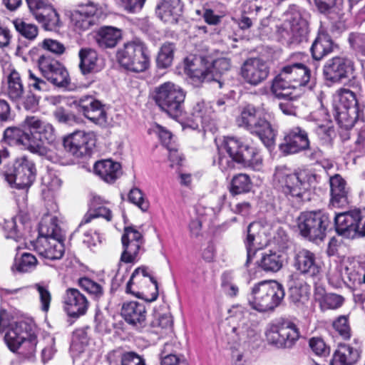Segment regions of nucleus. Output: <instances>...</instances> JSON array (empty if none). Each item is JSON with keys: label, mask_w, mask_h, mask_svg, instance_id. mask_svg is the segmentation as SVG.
<instances>
[{"label": "nucleus", "mask_w": 365, "mask_h": 365, "mask_svg": "<svg viewBox=\"0 0 365 365\" xmlns=\"http://www.w3.org/2000/svg\"><path fill=\"white\" fill-rule=\"evenodd\" d=\"M217 165L222 171L234 166V161L245 167L259 170L262 168V158L254 148L244 144L239 138L227 137L218 147Z\"/></svg>", "instance_id": "obj_1"}, {"label": "nucleus", "mask_w": 365, "mask_h": 365, "mask_svg": "<svg viewBox=\"0 0 365 365\" xmlns=\"http://www.w3.org/2000/svg\"><path fill=\"white\" fill-rule=\"evenodd\" d=\"M34 329L31 319L9 322L6 310H0V331H5L4 341L11 351L21 348L25 354H32L36 346Z\"/></svg>", "instance_id": "obj_2"}, {"label": "nucleus", "mask_w": 365, "mask_h": 365, "mask_svg": "<svg viewBox=\"0 0 365 365\" xmlns=\"http://www.w3.org/2000/svg\"><path fill=\"white\" fill-rule=\"evenodd\" d=\"M273 181L289 200L299 202L315 182L316 176L307 169L292 172L285 166H279L276 168Z\"/></svg>", "instance_id": "obj_3"}, {"label": "nucleus", "mask_w": 365, "mask_h": 365, "mask_svg": "<svg viewBox=\"0 0 365 365\" xmlns=\"http://www.w3.org/2000/svg\"><path fill=\"white\" fill-rule=\"evenodd\" d=\"M309 80L310 71L307 66L299 63L289 64L273 79L271 90L276 96L292 94L289 90L302 93Z\"/></svg>", "instance_id": "obj_4"}, {"label": "nucleus", "mask_w": 365, "mask_h": 365, "mask_svg": "<svg viewBox=\"0 0 365 365\" xmlns=\"http://www.w3.org/2000/svg\"><path fill=\"white\" fill-rule=\"evenodd\" d=\"M284 297L282 284L276 281H262L252 287L248 302L253 309L266 312L277 307Z\"/></svg>", "instance_id": "obj_5"}, {"label": "nucleus", "mask_w": 365, "mask_h": 365, "mask_svg": "<svg viewBox=\"0 0 365 365\" xmlns=\"http://www.w3.org/2000/svg\"><path fill=\"white\" fill-rule=\"evenodd\" d=\"M237 123L252 134L259 137L263 144L272 147L274 144L276 133L269 121L259 115L258 110L252 105H247L241 110L237 118Z\"/></svg>", "instance_id": "obj_6"}, {"label": "nucleus", "mask_w": 365, "mask_h": 365, "mask_svg": "<svg viewBox=\"0 0 365 365\" xmlns=\"http://www.w3.org/2000/svg\"><path fill=\"white\" fill-rule=\"evenodd\" d=\"M153 98L160 110L171 118L177 119L182 115L185 92L180 86L165 82L155 87Z\"/></svg>", "instance_id": "obj_7"}, {"label": "nucleus", "mask_w": 365, "mask_h": 365, "mask_svg": "<svg viewBox=\"0 0 365 365\" xmlns=\"http://www.w3.org/2000/svg\"><path fill=\"white\" fill-rule=\"evenodd\" d=\"M119 64L125 69L140 73L150 66V57L147 47L142 42H129L118 50L116 54Z\"/></svg>", "instance_id": "obj_8"}, {"label": "nucleus", "mask_w": 365, "mask_h": 365, "mask_svg": "<svg viewBox=\"0 0 365 365\" xmlns=\"http://www.w3.org/2000/svg\"><path fill=\"white\" fill-rule=\"evenodd\" d=\"M264 334L267 343L278 349L292 347L300 336L297 326L284 319L269 323L266 327Z\"/></svg>", "instance_id": "obj_9"}, {"label": "nucleus", "mask_w": 365, "mask_h": 365, "mask_svg": "<svg viewBox=\"0 0 365 365\" xmlns=\"http://www.w3.org/2000/svg\"><path fill=\"white\" fill-rule=\"evenodd\" d=\"M249 315L248 312L239 309V322L227 334V342L231 349L246 347L258 339L257 327Z\"/></svg>", "instance_id": "obj_10"}, {"label": "nucleus", "mask_w": 365, "mask_h": 365, "mask_svg": "<svg viewBox=\"0 0 365 365\" xmlns=\"http://www.w3.org/2000/svg\"><path fill=\"white\" fill-rule=\"evenodd\" d=\"M126 292L151 302L157 299L158 285L144 267H138L133 272L126 285Z\"/></svg>", "instance_id": "obj_11"}, {"label": "nucleus", "mask_w": 365, "mask_h": 365, "mask_svg": "<svg viewBox=\"0 0 365 365\" xmlns=\"http://www.w3.org/2000/svg\"><path fill=\"white\" fill-rule=\"evenodd\" d=\"M107 13L108 9L105 4L86 1L70 12V23L73 29L80 33L89 29L94 24L95 18L105 17Z\"/></svg>", "instance_id": "obj_12"}, {"label": "nucleus", "mask_w": 365, "mask_h": 365, "mask_svg": "<svg viewBox=\"0 0 365 365\" xmlns=\"http://www.w3.org/2000/svg\"><path fill=\"white\" fill-rule=\"evenodd\" d=\"M329 224L328 215L321 211L304 212L297 219L300 234L312 241L323 240Z\"/></svg>", "instance_id": "obj_13"}, {"label": "nucleus", "mask_w": 365, "mask_h": 365, "mask_svg": "<svg viewBox=\"0 0 365 365\" xmlns=\"http://www.w3.org/2000/svg\"><path fill=\"white\" fill-rule=\"evenodd\" d=\"M212 59L201 56H189L184 60V71L196 86L214 80Z\"/></svg>", "instance_id": "obj_14"}, {"label": "nucleus", "mask_w": 365, "mask_h": 365, "mask_svg": "<svg viewBox=\"0 0 365 365\" xmlns=\"http://www.w3.org/2000/svg\"><path fill=\"white\" fill-rule=\"evenodd\" d=\"M21 127L28 131L33 148L54 140V129L51 124L36 115L26 116Z\"/></svg>", "instance_id": "obj_15"}, {"label": "nucleus", "mask_w": 365, "mask_h": 365, "mask_svg": "<svg viewBox=\"0 0 365 365\" xmlns=\"http://www.w3.org/2000/svg\"><path fill=\"white\" fill-rule=\"evenodd\" d=\"M95 144L96 136L93 132L76 130L63 138L65 150L76 158L90 154Z\"/></svg>", "instance_id": "obj_16"}, {"label": "nucleus", "mask_w": 365, "mask_h": 365, "mask_svg": "<svg viewBox=\"0 0 365 365\" xmlns=\"http://www.w3.org/2000/svg\"><path fill=\"white\" fill-rule=\"evenodd\" d=\"M307 22L299 12L286 14L283 23L277 26V32L287 41H299L307 34Z\"/></svg>", "instance_id": "obj_17"}, {"label": "nucleus", "mask_w": 365, "mask_h": 365, "mask_svg": "<svg viewBox=\"0 0 365 365\" xmlns=\"http://www.w3.org/2000/svg\"><path fill=\"white\" fill-rule=\"evenodd\" d=\"M269 73V68L266 61L258 58L246 60L240 68V76L245 83L257 86L264 81Z\"/></svg>", "instance_id": "obj_18"}, {"label": "nucleus", "mask_w": 365, "mask_h": 365, "mask_svg": "<svg viewBox=\"0 0 365 365\" xmlns=\"http://www.w3.org/2000/svg\"><path fill=\"white\" fill-rule=\"evenodd\" d=\"M36 176V165L30 158L21 156L15 160L11 178L16 187H29L34 182Z\"/></svg>", "instance_id": "obj_19"}, {"label": "nucleus", "mask_w": 365, "mask_h": 365, "mask_svg": "<svg viewBox=\"0 0 365 365\" xmlns=\"http://www.w3.org/2000/svg\"><path fill=\"white\" fill-rule=\"evenodd\" d=\"M354 66L351 60L340 56L334 57L324 66L323 73L327 81L339 82L348 78L354 72Z\"/></svg>", "instance_id": "obj_20"}, {"label": "nucleus", "mask_w": 365, "mask_h": 365, "mask_svg": "<svg viewBox=\"0 0 365 365\" xmlns=\"http://www.w3.org/2000/svg\"><path fill=\"white\" fill-rule=\"evenodd\" d=\"M309 144L307 131L296 126L286 133L284 142L279 145V148L284 154H295L307 150Z\"/></svg>", "instance_id": "obj_21"}, {"label": "nucleus", "mask_w": 365, "mask_h": 365, "mask_svg": "<svg viewBox=\"0 0 365 365\" xmlns=\"http://www.w3.org/2000/svg\"><path fill=\"white\" fill-rule=\"evenodd\" d=\"M89 307V302L84 294L74 288L66 289L63 297V307L67 314L72 317L84 315Z\"/></svg>", "instance_id": "obj_22"}, {"label": "nucleus", "mask_w": 365, "mask_h": 365, "mask_svg": "<svg viewBox=\"0 0 365 365\" xmlns=\"http://www.w3.org/2000/svg\"><path fill=\"white\" fill-rule=\"evenodd\" d=\"M80 111L91 121L103 124L106 122V112L104 105L91 96H86L76 101Z\"/></svg>", "instance_id": "obj_23"}, {"label": "nucleus", "mask_w": 365, "mask_h": 365, "mask_svg": "<svg viewBox=\"0 0 365 365\" xmlns=\"http://www.w3.org/2000/svg\"><path fill=\"white\" fill-rule=\"evenodd\" d=\"M63 237H38L35 242L36 252L46 259H59L64 253Z\"/></svg>", "instance_id": "obj_24"}, {"label": "nucleus", "mask_w": 365, "mask_h": 365, "mask_svg": "<svg viewBox=\"0 0 365 365\" xmlns=\"http://www.w3.org/2000/svg\"><path fill=\"white\" fill-rule=\"evenodd\" d=\"M259 222L250 223L247 227V236L245 240L247 259L246 264L253 258L255 252L268 245V239L264 236V232L260 230Z\"/></svg>", "instance_id": "obj_25"}, {"label": "nucleus", "mask_w": 365, "mask_h": 365, "mask_svg": "<svg viewBox=\"0 0 365 365\" xmlns=\"http://www.w3.org/2000/svg\"><path fill=\"white\" fill-rule=\"evenodd\" d=\"M359 210H352L336 214L334 217L336 230L345 237H354L357 233Z\"/></svg>", "instance_id": "obj_26"}, {"label": "nucleus", "mask_w": 365, "mask_h": 365, "mask_svg": "<svg viewBox=\"0 0 365 365\" xmlns=\"http://www.w3.org/2000/svg\"><path fill=\"white\" fill-rule=\"evenodd\" d=\"M121 315L128 324L142 327L145 324L147 312L143 303L131 301L123 304Z\"/></svg>", "instance_id": "obj_27"}, {"label": "nucleus", "mask_w": 365, "mask_h": 365, "mask_svg": "<svg viewBox=\"0 0 365 365\" xmlns=\"http://www.w3.org/2000/svg\"><path fill=\"white\" fill-rule=\"evenodd\" d=\"M294 267L302 274L314 276L319 272L315 255L308 250H299L294 257Z\"/></svg>", "instance_id": "obj_28"}, {"label": "nucleus", "mask_w": 365, "mask_h": 365, "mask_svg": "<svg viewBox=\"0 0 365 365\" xmlns=\"http://www.w3.org/2000/svg\"><path fill=\"white\" fill-rule=\"evenodd\" d=\"M360 358V350L357 346L340 344L335 351L331 365H353Z\"/></svg>", "instance_id": "obj_29"}, {"label": "nucleus", "mask_w": 365, "mask_h": 365, "mask_svg": "<svg viewBox=\"0 0 365 365\" xmlns=\"http://www.w3.org/2000/svg\"><path fill=\"white\" fill-rule=\"evenodd\" d=\"M330 205L334 207H343L347 204L348 190L345 180L339 175H335L330 178Z\"/></svg>", "instance_id": "obj_30"}, {"label": "nucleus", "mask_w": 365, "mask_h": 365, "mask_svg": "<svg viewBox=\"0 0 365 365\" xmlns=\"http://www.w3.org/2000/svg\"><path fill=\"white\" fill-rule=\"evenodd\" d=\"M79 68L83 75L96 73L102 69V65L96 51L91 48H82L78 53Z\"/></svg>", "instance_id": "obj_31"}, {"label": "nucleus", "mask_w": 365, "mask_h": 365, "mask_svg": "<svg viewBox=\"0 0 365 365\" xmlns=\"http://www.w3.org/2000/svg\"><path fill=\"white\" fill-rule=\"evenodd\" d=\"M120 165L111 160L97 162L94 165L95 173L107 182H114L121 174Z\"/></svg>", "instance_id": "obj_32"}, {"label": "nucleus", "mask_w": 365, "mask_h": 365, "mask_svg": "<svg viewBox=\"0 0 365 365\" xmlns=\"http://www.w3.org/2000/svg\"><path fill=\"white\" fill-rule=\"evenodd\" d=\"M108 202L100 196H94L91 202L90 209L83 217V222L88 223L92 219L102 217L107 221L112 219V212L107 207Z\"/></svg>", "instance_id": "obj_33"}, {"label": "nucleus", "mask_w": 365, "mask_h": 365, "mask_svg": "<svg viewBox=\"0 0 365 365\" xmlns=\"http://www.w3.org/2000/svg\"><path fill=\"white\" fill-rule=\"evenodd\" d=\"M121 31L113 26L101 27L96 34V42L103 48L115 47L121 38Z\"/></svg>", "instance_id": "obj_34"}, {"label": "nucleus", "mask_w": 365, "mask_h": 365, "mask_svg": "<svg viewBox=\"0 0 365 365\" xmlns=\"http://www.w3.org/2000/svg\"><path fill=\"white\" fill-rule=\"evenodd\" d=\"M4 141L10 145H24V147L32 149L33 145L28 135V131L22 128L9 127L4 133Z\"/></svg>", "instance_id": "obj_35"}, {"label": "nucleus", "mask_w": 365, "mask_h": 365, "mask_svg": "<svg viewBox=\"0 0 365 365\" xmlns=\"http://www.w3.org/2000/svg\"><path fill=\"white\" fill-rule=\"evenodd\" d=\"M38 237H63V234L58 225V219L56 216L49 214L45 215L39 224Z\"/></svg>", "instance_id": "obj_36"}, {"label": "nucleus", "mask_w": 365, "mask_h": 365, "mask_svg": "<svg viewBox=\"0 0 365 365\" xmlns=\"http://www.w3.org/2000/svg\"><path fill=\"white\" fill-rule=\"evenodd\" d=\"M333 42L330 37L324 34H319L313 42L311 52L315 60H321L332 51Z\"/></svg>", "instance_id": "obj_37"}, {"label": "nucleus", "mask_w": 365, "mask_h": 365, "mask_svg": "<svg viewBox=\"0 0 365 365\" xmlns=\"http://www.w3.org/2000/svg\"><path fill=\"white\" fill-rule=\"evenodd\" d=\"M284 258L279 252L269 251L262 254L259 267L266 272H278L283 266Z\"/></svg>", "instance_id": "obj_38"}, {"label": "nucleus", "mask_w": 365, "mask_h": 365, "mask_svg": "<svg viewBox=\"0 0 365 365\" xmlns=\"http://www.w3.org/2000/svg\"><path fill=\"white\" fill-rule=\"evenodd\" d=\"M336 120L344 129L351 128L359 118V109L334 108Z\"/></svg>", "instance_id": "obj_39"}, {"label": "nucleus", "mask_w": 365, "mask_h": 365, "mask_svg": "<svg viewBox=\"0 0 365 365\" xmlns=\"http://www.w3.org/2000/svg\"><path fill=\"white\" fill-rule=\"evenodd\" d=\"M334 108L359 109L355 93L346 88L338 91L334 99Z\"/></svg>", "instance_id": "obj_40"}, {"label": "nucleus", "mask_w": 365, "mask_h": 365, "mask_svg": "<svg viewBox=\"0 0 365 365\" xmlns=\"http://www.w3.org/2000/svg\"><path fill=\"white\" fill-rule=\"evenodd\" d=\"M24 89L20 74L15 70L8 77L7 95L12 101H19L23 96Z\"/></svg>", "instance_id": "obj_41"}, {"label": "nucleus", "mask_w": 365, "mask_h": 365, "mask_svg": "<svg viewBox=\"0 0 365 365\" xmlns=\"http://www.w3.org/2000/svg\"><path fill=\"white\" fill-rule=\"evenodd\" d=\"M36 264V257L31 253L24 252L20 257L15 258L11 269L19 272H28L34 270Z\"/></svg>", "instance_id": "obj_42"}, {"label": "nucleus", "mask_w": 365, "mask_h": 365, "mask_svg": "<svg viewBox=\"0 0 365 365\" xmlns=\"http://www.w3.org/2000/svg\"><path fill=\"white\" fill-rule=\"evenodd\" d=\"M175 48V45L170 42L162 45L157 56V65L159 68H165L171 66Z\"/></svg>", "instance_id": "obj_43"}, {"label": "nucleus", "mask_w": 365, "mask_h": 365, "mask_svg": "<svg viewBox=\"0 0 365 365\" xmlns=\"http://www.w3.org/2000/svg\"><path fill=\"white\" fill-rule=\"evenodd\" d=\"M301 93H302L297 92L293 96H289L291 94L288 96H280V97H284V98L279 103V108L284 115H297L299 107L298 97ZM278 97L279 98V96Z\"/></svg>", "instance_id": "obj_44"}, {"label": "nucleus", "mask_w": 365, "mask_h": 365, "mask_svg": "<svg viewBox=\"0 0 365 365\" xmlns=\"http://www.w3.org/2000/svg\"><path fill=\"white\" fill-rule=\"evenodd\" d=\"M251 187L252 182L249 175L240 173L233 177L230 192L232 195H239L249 192Z\"/></svg>", "instance_id": "obj_45"}, {"label": "nucleus", "mask_w": 365, "mask_h": 365, "mask_svg": "<svg viewBox=\"0 0 365 365\" xmlns=\"http://www.w3.org/2000/svg\"><path fill=\"white\" fill-rule=\"evenodd\" d=\"M30 12L38 22L45 21L53 7L45 1H27Z\"/></svg>", "instance_id": "obj_46"}, {"label": "nucleus", "mask_w": 365, "mask_h": 365, "mask_svg": "<svg viewBox=\"0 0 365 365\" xmlns=\"http://www.w3.org/2000/svg\"><path fill=\"white\" fill-rule=\"evenodd\" d=\"M181 10L180 1H161L156 8V14L160 19L168 21L173 14H178Z\"/></svg>", "instance_id": "obj_47"}, {"label": "nucleus", "mask_w": 365, "mask_h": 365, "mask_svg": "<svg viewBox=\"0 0 365 365\" xmlns=\"http://www.w3.org/2000/svg\"><path fill=\"white\" fill-rule=\"evenodd\" d=\"M13 24L16 30L27 39L34 40L38 36V29L34 24H29L21 19H17L13 21Z\"/></svg>", "instance_id": "obj_48"}, {"label": "nucleus", "mask_w": 365, "mask_h": 365, "mask_svg": "<svg viewBox=\"0 0 365 365\" xmlns=\"http://www.w3.org/2000/svg\"><path fill=\"white\" fill-rule=\"evenodd\" d=\"M38 65L39 70L45 78L63 66L57 60L46 55H41L39 57Z\"/></svg>", "instance_id": "obj_49"}, {"label": "nucleus", "mask_w": 365, "mask_h": 365, "mask_svg": "<svg viewBox=\"0 0 365 365\" xmlns=\"http://www.w3.org/2000/svg\"><path fill=\"white\" fill-rule=\"evenodd\" d=\"M123 251L121 254L120 260L125 263L133 262L138 256V252L143 242H122Z\"/></svg>", "instance_id": "obj_50"}, {"label": "nucleus", "mask_w": 365, "mask_h": 365, "mask_svg": "<svg viewBox=\"0 0 365 365\" xmlns=\"http://www.w3.org/2000/svg\"><path fill=\"white\" fill-rule=\"evenodd\" d=\"M332 325L335 331L344 340L350 339L351 336V328L346 316H339L333 322Z\"/></svg>", "instance_id": "obj_51"}, {"label": "nucleus", "mask_w": 365, "mask_h": 365, "mask_svg": "<svg viewBox=\"0 0 365 365\" xmlns=\"http://www.w3.org/2000/svg\"><path fill=\"white\" fill-rule=\"evenodd\" d=\"M53 85L58 87H64L69 83V75L66 68L62 66L58 69H56L52 74H50L46 78Z\"/></svg>", "instance_id": "obj_52"}, {"label": "nucleus", "mask_w": 365, "mask_h": 365, "mask_svg": "<svg viewBox=\"0 0 365 365\" xmlns=\"http://www.w3.org/2000/svg\"><path fill=\"white\" fill-rule=\"evenodd\" d=\"M34 288L37 291L41 302V308L43 312H48L51 302V294L48 287L43 283H36Z\"/></svg>", "instance_id": "obj_53"}, {"label": "nucleus", "mask_w": 365, "mask_h": 365, "mask_svg": "<svg viewBox=\"0 0 365 365\" xmlns=\"http://www.w3.org/2000/svg\"><path fill=\"white\" fill-rule=\"evenodd\" d=\"M78 284L83 289L93 295L94 298L98 299L103 295L102 287L89 278L84 277L80 279Z\"/></svg>", "instance_id": "obj_54"}, {"label": "nucleus", "mask_w": 365, "mask_h": 365, "mask_svg": "<svg viewBox=\"0 0 365 365\" xmlns=\"http://www.w3.org/2000/svg\"><path fill=\"white\" fill-rule=\"evenodd\" d=\"M344 301V299L341 295L330 293L323 297L321 305L325 309H335L340 307Z\"/></svg>", "instance_id": "obj_55"}, {"label": "nucleus", "mask_w": 365, "mask_h": 365, "mask_svg": "<svg viewBox=\"0 0 365 365\" xmlns=\"http://www.w3.org/2000/svg\"><path fill=\"white\" fill-rule=\"evenodd\" d=\"M309 345L312 351L317 356H327L329 353V348L320 337H312L309 339Z\"/></svg>", "instance_id": "obj_56"}, {"label": "nucleus", "mask_w": 365, "mask_h": 365, "mask_svg": "<svg viewBox=\"0 0 365 365\" xmlns=\"http://www.w3.org/2000/svg\"><path fill=\"white\" fill-rule=\"evenodd\" d=\"M314 132L322 143H329L334 133L333 127L329 123L326 125H318L315 128Z\"/></svg>", "instance_id": "obj_57"}, {"label": "nucleus", "mask_w": 365, "mask_h": 365, "mask_svg": "<svg viewBox=\"0 0 365 365\" xmlns=\"http://www.w3.org/2000/svg\"><path fill=\"white\" fill-rule=\"evenodd\" d=\"M211 112V108L208 107L204 101L197 102L192 109L195 120L199 119L202 123L207 120Z\"/></svg>", "instance_id": "obj_58"}, {"label": "nucleus", "mask_w": 365, "mask_h": 365, "mask_svg": "<svg viewBox=\"0 0 365 365\" xmlns=\"http://www.w3.org/2000/svg\"><path fill=\"white\" fill-rule=\"evenodd\" d=\"M128 199L130 202L137 205L141 210L145 212L148 209V202L145 200L143 192L138 188H133L130 191Z\"/></svg>", "instance_id": "obj_59"}, {"label": "nucleus", "mask_w": 365, "mask_h": 365, "mask_svg": "<svg viewBox=\"0 0 365 365\" xmlns=\"http://www.w3.org/2000/svg\"><path fill=\"white\" fill-rule=\"evenodd\" d=\"M42 185L50 191L58 190L61 186V180L54 173H46L42 177Z\"/></svg>", "instance_id": "obj_60"}, {"label": "nucleus", "mask_w": 365, "mask_h": 365, "mask_svg": "<svg viewBox=\"0 0 365 365\" xmlns=\"http://www.w3.org/2000/svg\"><path fill=\"white\" fill-rule=\"evenodd\" d=\"M349 42L353 49L365 56V34H351Z\"/></svg>", "instance_id": "obj_61"}, {"label": "nucleus", "mask_w": 365, "mask_h": 365, "mask_svg": "<svg viewBox=\"0 0 365 365\" xmlns=\"http://www.w3.org/2000/svg\"><path fill=\"white\" fill-rule=\"evenodd\" d=\"M41 47L56 55H61L65 52L66 48L61 42L51 38H46L41 43Z\"/></svg>", "instance_id": "obj_62"}, {"label": "nucleus", "mask_w": 365, "mask_h": 365, "mask_svg": "<svg viewBox=\"0 0 365 365\" xmlns=\"http://www.w3.org/2000/svg\"><path fill=\"white\" fill-rule=\"evenodd\" d=\"M41 23L44 29L48 31H54L61 26L59 16L54 8L49 13V16H47L45 21Z\"/></svg>", "instance_id": "obj_63"}, {"label": "nucleus", "mask_w": 365, "mask_h": 365, "mask_svg": "<svg viewBox=\"0 0 365 365\" xmlns=\"http://www.w3.org/2000/svg\"><path fill=\"white\" fill-rule=\"evenodd\" d=\"M121 365H145L144 359L135 352L124 353L121 357Z\"/></svg>", "instance_id": "obj_64"}]
</instances>
